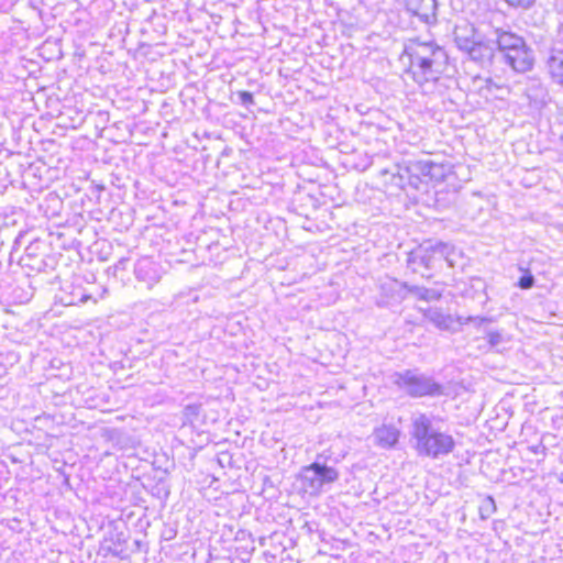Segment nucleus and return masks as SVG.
Returning <instances> with one entry per match:
<instances>
[{
	"mask_svg": "<svg viewBox=\"0 0 563 563\" xmlns=\"http://www.w3.org/2000/svg\"><path fill=\"white\" fill-rule=\"evenodd\" d=\"M410 437L417 454L423 457L440 459L452 453L455 448L454 438L443 430V421L433 415H413Z\"/></svg>",
	"mask_w": 563,
	"mask_h": 563,
	"instance_id": "obj_1",
	"label": "nucleus"
},
{
	"mask_svg": "<svg viewBox=\"0 0 563 563\" xmlns=\"http://www.w3.org/2000/svg\"><path fill=\"white\" fill-rule=\"evenodd\" d=\"M404 54L409 58L407 74L420 86L435 82L448 67L449 57L437 43L409 40Z\"/></svg>",
	"mask_w": 563,
	"mask_h": 563,
	"instance_id": "obj_2",
	"label": "nucleus"
},
{
	"mask_svg": "<svg viewBox=\"0 0 563 563\" xmlns=\"http://www.w3.org/2000/svg\"><path fill=\"white\" fill-rule=\"evenodd\" d=\"M394 383L407 395L413 398L434 397L443 394L442 386L433 378L420 373L418 369H406L395 373Z\"/></svg>",
	"mask_w": 563,
	"mask_h": 563,
	"instance_id": "obj_3",
	"label": "nucleus"
},
{
	"mask_svg": "<svg viewBox=\"0 0 563 563\" xmlns=\"http://www.w3.org/2000/svg\"><path fill=\"white\" fill-rule=\"evenodd\" d=\"M338 478L339 472L334 467L319 462L303 466L299 474L302 489L310 495L320 493L324 485L334 483Z\"/></svg>",
	"mask_w": 563,
	"mask_h": 563,
	"instance_id": "obj_4",
	"label": "nucleus"
},
{
	"mask_svg": "<svg viewBox=\"0 0 563 563\" xmlns=\"http://www.w3.org/2000/svg\"><path fill=\"white\" fill-rule=\"evenodd\" d=\"M405 172L409 174H419V176L428 177L430 180L444 181L452 173L450 163H437L430 159H421L410 162Z\"/></svg>",
	"mask_w": 563,
	"mask_h": 563,
	"instance_id": "obj_5",
	"label": "nucleus"
},
{
	"mask_svg": "<svg viewBox=\"0 0 563 563\" xmlns=\"http://www.w3.org/2000/svg\"><path fill=\"white\" fill-rule=\"evenodd\" d=\"M504 60L517 73L529 71L534 64L533 51L522 43L504 55Z\"/></svg>",
	"mask_w": 563,
	"mask_h": 563,
	"instance_id": "obj_6",
	"label": "nucleus"
},
{
	"mask_svg": "<svg viewBox=\"0 0 563 563\" xmlns=\"http://www.w3.org/2000/svg\"><path fill=\"white\" fill-rule=\"evenodd\" d=\"M407 265L413 273H419L421 268L430 271L435 267L434 256L430 252L428 242L420 244L408 254Z\"/></svg>",
	"mask_w": 563,
	"mask_h": 563,
	"instance_id": "obj_7",
	"label": "nucleus"
},
{
	"mask_svg": "<svg viewBox=\"0 0 563 563\" xmlns=\"http://www.w3.org/2000/svg\"><path fill=\"white\" fill-rule=\"evenodd\" d=\"M406 8L424 23L435 21L437 0H406Z\"/></svg>",
	"mask_w": 563,
	"mask_h": 563,
	"instance_id": "obj_8",
	"label": "nucleus"
},
{
	"mask_svg": "<svg viewBox=\"0 0 563 563\" xmlns=\"http://www.w3.org/2000/svg\"><path fill=\"white\" fill-rule=\"evenodd\" d=\"M135 277L152 287L161 279V268L148 258L140 260L134 268Z\"/></svg>",
	"mask_w": 563,
	"mask_h": 563,
	"instance_id": "obj_9",
	"label": "nucleus"
},
{
	"mask_svg": "<svg viewBox=\"0 0 563 563\" xmlns=\"http://www.w3.org/2000/svg\"><path fill=\"white\" fill-rule=\"evenodd\" d=\"M545 69L556 85L563 87V52L551 49L545 59Z\"/></svg>",
	"mask_w": 563,
	"mask_h": 563,
	"instance_id": "obj_10",
	"label": "nucleus"
},
{
	"mask_svg": "<svg viewBox=\"0 0 563 563\" xmlns=\"http://www.w3.org/2000/svg\"><path fill=\"white\" fill-rule=\"evenodd\" d=\"M465 53L472 60L484 66L492 63L495 49L492 44L477 40Z\"/></svg>",
	"mask_w": 563,
	"mask_h": 563,
	"instance_id": "obj_11",
	"label": "nucleus"
},
{
	"mask_svg": "<svg viewBox=\"0 0 563 563\" xmlns=\"http://www.w3.org/2000/svg\"><path fill=\"white\" fill-rule=\"evenodd\" d=\"M399 430L394 426H382L376 428L373 433L374 442L383 449H391L399 439Z\"/></svg>",
	"mask_w": 563,
	"mask_h": 563,
	"instance_id": "obj_12",
	"label": "nucleus"
},
{
	"mask_svg": "<svg viewBox=\"0 0 563 563\" xmlns=\"http://www.w3.org/2000/svg\"><path fill=\"white\" fill-rule=\"evenodd\" d=\"M475 41H477V37L473 25L462 24L455 26L454 42L460 51L466 52Z\"/></svg>",
	"mask_w": 563,
	"mask_h": 563,
	"instance_id": "obj_13",
	"label": "nucleus"
},
{
	"mask_svg": "<svg viewBox=\"0 0 563 563\" xmlns=\"http://www.w3.org/2000/svg\"><path fill=\"white\" fill-rule=\"evenodd\" d=\"M495 35L498 49L503 53V55L526 42L516 33L503 29H496Z\"/></svg>",
	"mask_w": 563,
	"mask_h": 563,
	"instance_id": "obj_14",
	"label": "nucleus"
},
{
	"mask_svg": "<svg viewBox=\"0 0 563 563\" xmlns=\"http://www.w3.org/2000/svg\"><path fill=\"white\" fill-rule=\"evenodd\" d=\"M424 319L433 323L437 328L441 330H452L454 324V319L450 314H444L439 308H428L422 310Z\"/></svg>",
	"mask_w": 563,
	"mask_h": 563,
	"instance_id": "obj_15",
	"label": "nucleus"
},
{
	"mask_svg": "<svg viewBox=\"0 0 563 563\" xmlns=\"http://www.w3.org/2000/svg\"><path fill=\"white\" fill-rule=\"evenodd\" d=\"M526 96L534 107H542L548 99V89L541 82L531 80L526 87Z\"/></svg>",
	"mask_w": 563,
	"mask_h": 563,
	"instance_id": "obj_16",
	"label": "nucleus"
},
{
	"mask_svg": "<svg viewBox=\"0 0 563 563\" xmlns=\"http://www.w3.org/2000/svg\"><path fill=\"white\" fill-rule=\"evenodd\" d=\"M428 245H430V252L434 256V264L441 261H446L450 266H453V260L451 258L455 249L453 245L444 242H431L428 241Z\"/></svg>",
	"mask_w": 563,
	"mask_h": 563,
	"instance_id": "obj_17",
	"label": "nucleus"
},
{
	"mask_svg": "<svg viewBox=\"0 0 563 563\" xmlns=\"http://www.w3.org/2000/svg\"><path fill=\"white\" fill-rule=\"evenodd\" d=\"M406 167L407 166L398 167L397 173L393 174V176H391V183L401 189H404L407 185H412V186L417 187V183L419 180V174H409L408 175L405 172Z\"/></svg>",
	"mask_w": 563,
	"mask_h": 563,
	"instance_id": "obj_18",
	"label": "nucleus"
},
{
	"mask_svg": "<svg viewBox=\"0 0 563 563\" xmlns=\"http://www.w3.org/2000/svg\"><path fill=\"white\" fill-rule=\"evenodd\" d=\"M408 289L411 294L426 301L438 300L441 298V292L435 289H429L420 286H411Z\"/></svg>",
	"mask_w": 563,
	"mask_h": 563,
	"instance_id": "obj_19",
	"label": "nucleus"
},
{
	"mask_svg": "<svg viewBox=\"0 0 563 563\" xmlns=\"http://www.w3.org/2000/svg\"><path fill=\"white\" fill-rule=\"evenodd\" d=\"M457 322L460 324L474 322L477 327H481L482 324L492 322V319L486 317H457Z\"/></svg>",
	"mask_w": 563,
	"mask_h": 563,
	"instance_id": "obj_20",
	"label": "nucleus"
},
{
	"mask_svg": "<svg viewBox=\"0 0 563 563\" xmlns=\"http://www.w3.org/2000/svg\"><path fill=\"white\" fill-rule=\"evenodd\" d=\"M534 285V277L530 273L523 274L518 280V287L521 289H530Z\"/></svg>",
	"mask_w": 563,
	"mask_h": 563,
	"instance_id": "obj_21",
	"label": "nucleus"
},
{
	"mask_svg": "<svg viewBox=\"0 0 563 563\" xmlns=\"http://www.w3.org/2000/svg\"><path fill=\"white\" fill-rule=\"evenodd\" d=\"M487 339L492 347L498 346L504 342V336L499 331H489L487 333Z\"/></svg>",
	"mask_w": 563,
	"mask_h": 563,
	"instance_id": "obj_22",
	"label": "nucleus"
},
{
	"mask_svg": "<svg viewBox=\"0 0 563 563\" xmlns=\"http://www.w3.org/2000/svg\"><path fill=\"white\" fill-rule=\"evenodd\" d=\"M238 96L241 104L245 107H251L255 103L253 95L249 91H239Z\"/></svg>",
	"mask_w": 563,
	"mask_h": 563,
	"instance_id": "obj_23",
	"label": "nucleus"
},
{
	"mask_svg": "<svg viewBox=\"0 0 563 563\" xmlns=\"http://www.w3.org/2000/svg\"><path fill=\"white\" fill-rule=\"evenodd\" d=\"M509 5L515 8L528 9L536 0H505Z\"/></svg>",
	"mask_w": 563,
	"mask_h": 563,
	"instance_id": "obj_24",
	"label": "nucleus"
},
{
	"mask_svg": "<svg viewBox=\"0 0 563 563\" xmlns=\"http://www.w3.org/2000/svg\"><path fill=\"white\" fill-rule=\"evenodd\" d=\"M558 37L561 42H563V22H561L559 25Z\"/></svg>",
	"mask_w": 563,
	"mask_h": 563,
	"instance_id": "obj_25",
	"label": "nucleus"
},
{
	"mask_svg": "<svg viewBox=\"0 0 563 563\" xmlns=\"http://www.w3.org/2000/svg\"><path fill=\"white\" fill-rule=\"evenodd\" d=\"M532 450H533L534 453H540V452L544 453L545 446L538 445V446L533 448Z\"/></svg>",
	"mask_w": 563,
	"mask_h": 563,
	"instance_id": "obj_26",
	"label": "nucleus"
},
{
	"mask_svg": "<svg viewBox=\"0 0 563 563\" xmlns=\"http://www.w3.org/2000/svg\"><path fill=\"white\" fill-rule=\"evenodd\" d=\"M560 482L563 483V472L560 475Z\"/></svg>",
	"mask_w": 563,
	"mask_h": 563,
	"instance_id": "obj_27",
	"label": "nucleus"
}]
</instances>
